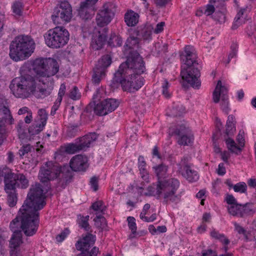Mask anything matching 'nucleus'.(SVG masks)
Listing matches in <instances>:
<instances>
[{
    "label": "nucleus",
    "mask_w": 256,
    "mask_h": 256,
    "mask_svg": "<svg viewBox=\"0 0 256 256\" xmlns=\"http://www.w3.org/2000/svg\"><path fill=\"white\" fill-rule=\"evenodd\" d=\"M37 79L29 74H24L14 78L10 84V88L12 94L18 98H26L32 94L37 98H44L50 94L52 86H46L44 80L43 86H40L37 83Z\"/></svg>",
    "instance_id": "f257e3e1"
},
{
    "label": "nucleus",
    "mask_w": 256,
    "mask_h": 256,
    "mask_svg": "<svg viewBox=\"0 0 256 256\" xmlns=\"http://www.w3.org/2000/svg\"><path fill=\"white\" fill-rule=\"evenodd\" d=\"M34 42L28 36H20L15 38L10 46V56L15 62L23 60L34 52Z\"/></svg>",
    "instance_id": "f03ea898"
},
{
    "label": "nucleus",
    "mask_w": 256,
    "mask_h": 256,
    "mask_svg": "<svg viewBox=\"0 0 256 256\" xmlns=\"http://www.w3.org/2000/svg\"><path fill=\"white\" fill-rule=\"evenodd\" d=\"M69 174L66 168H61L58 164L48 162L40 168L38 178L42 182L50 183V180L62 176L59 184L64 187L66 184H64V182H67L68 178H70Z\"/></svg>",
    "instance_id": "7ed1b4c3"
},
{
    "label": "nucleus",
    "mask_w": 256,
    "mask_h": 256,
    "mask_svg": "<svg viewBox=\"0 0 256 256\" xmlns=\"http://www.w3.org/2000/svg\"><path fill=\"white\" fill-rule=\"evenodd\" d=\"M144 78L139 76H126L124 72L116 71L111 84L112 87L118 88L121 86L123 90L134 92L144 85Z\"/></svg>",
    "instance_id": "20e7f679"
},
{
    "label": "nucleus",
    "mask_w": 256,
    "mask_h": 256,
    "mask_svg": "<svg viewBox=\"0 0 256 256\" xmlns=\"http://www.w3.org/2000/svg\"><path fill=\"white\" fill-rule=\"evenodd\" d=\"M145 70L142 58L137 52H130L126 61L122 63L117 71L124 72L126 76H139Z\"/></svg>",
    "instance_id": "39448f33"
},
{
    "label": "nucleus",
    "mask_w": 256,
    "mask_h": 256,
    "mask_svg": "<svg viewBox=\"0 0 256 256\" xmlns=\"http://www.w3.org/2000/svg\"><path fill=\"white\" fill-rule=\"evenodd\" d=\"M46 193H28L27 198L20 208V212L38 214L46 205Z\"/></svg>",
    "instance_id": "423d86ee"
},
{
    "label": "nucleus",
    "mask_w": 256,
    "mask_h": 256,
    "mask_svg": "<svg viewBox=\"0 0 256 256\" xmlns=\"http://www.w3.org/2000/svg\"><path fill=\"white\" fill-rule=\"evenodd\" d=\"M21 220V228L27 236H32L36 232L39 224V216L38 214H23L19 210L18 216L10 224V227L14 228L17 222Z\"/></svg>",
    "instance_id": "0eeeda50"
},
{
    "label": "nucleus",
    "mask_w": 256,
    "mask_h": 256,
    "mask_svg": "<svg viewBox=\"0 0 256 256\" xmlns=\"http://www.w3.org/2000/svg\"><path fill=\"white\" fill-rule=\"evenodd\" d=\"M68 30L62 26H57L49 30L44 36L46 45L53 48H58L65 46L69 40Z\"/></svg>",
    "instance_id": "6e6552de"
},
{
    "label": "nucleus",
    "mask_w": 256,
    "mask_h": 256,
    "mask_svg": "<svg viewBox=\"0 0 256 256\" xmlns=\"http://www.w3.org/2000/svg\"><path fill=\"white\" fill-rule=\"evenodd\" d=\"M73 17L72 8L68 2L57 4L51 16L52 22L56 24L70 22Z\"/></svg>",
    "instance_id": "1a4fd4ad"
},
{
    "label": "nucleus",
    "mask_w": 256,
    "mask_h": 256,
    "mask_svg": "<svg viewBox=\"0 0 256 256\" xmlns=\"http://www.w3.org/2000/svg\"><path fill=\"white\" fill-rule=\"evenodd\" d=\"M198 66V64H184L180 72L182 79L194 88H198L201 84L200 73Z\"/></svg>",
    "instance_id": "9d476101"
},
{
    "label": "nucleus",
    "mask_w": 256,
    "mask_h": 256,
    "mask_svg": "<svg viewBox=\"0 0 256 256\" xmlns=\"http://www.w3.org/2000/svg\"><path fill=\"white\" fill-rule=\"evenodd\" d=\"M112 63V58L109 54L102 57L98 61L96 67L94 68V74L92 82L94 84H98L105 76L106 69Z\"/></svg>",
    "instance_id": "9b49d317"
},
{
    "label": "nucleus",
    "mask_w": 256,
    "mask_h": 256,
    "mask_svg": "<svg viewBox=\"0 0 256 256\" xmlns=\"http://www.w3.org/2000/svg\"><path fill=\"white\" fill-rule=\"evenodd\" d=\"M112 8V4L106 3L98 10L96 18V22L98 26L104 28L111 22L114 14Z\"/></svg>",
    "instance_id": "f8f14e48"
},
{
    "label": "nucleus",
    "mask_w": 256,
    "mask_h": 256,
    "mask_svg": "<svg viewBox=\"0 0 256 256\" xmlns=\"http://www.w3.org/2000/svg\"><path fill=\"white\" fill-rule=\"evenodd\" d=\"M220 99L221 100V108L224 112L228 114L230 108L227 96V89L225 86H222L221 80H219L213 92V100L214 102L218 103L220 102Z\"/></svg>",
    "instance_id": "ddd939ff"
},
{
    "label": "nucleus",
    "mask_w": 256,
    "mask_h": 256,
    "mask_svg": "<svg viewBox=\"0 0 256 256\" xmlns=\"http://www.w3.org/2000/svg\"><path fill=\"white\" fill-rule=\"evenodd\" d=\"M22 244L21 232L14 231L10 241V256H24L25 248Z\"/></svg>",
    "instance_id": "4468645a"
},
{
    "label": "nucleus",
    "mask_w": 256,
    "mask_h": 256,
    "mask_svg": "<svg viewBox=\"0 0 256 256\" xmlns=\"http://www.w3.org/2000/svg\"><path fill=\"white\" fill-rule=\"evenodd\" d=\"M119 102L114 98H108L96 104L94 113L98 116H105L114 111L119 106Z\"/></svg>",
    "instance_id": "2eb2a0df"
},
{
    "label": "nucleus",
    "mask_w": 256,
    "mask_h": 256,
    "mask_svg": "<svg viewBox=\"0 0 256 256\" xmlns=\"http://www.w3.org/2000/svg\"><path fill=\"white\" fill-rule=\"evenodd\" d=\"M96 236L90 232L82 234V237L75 244L76 249L78 250L84 252L89 249L92 245H94L96 241Z\"/></svg>",
    "instance_id": "dca6fc26"
},
{
    "label": "nucleus",
    "mask_w": 256,
    "mask_h": 256,
    "mask_svg": "<svg viewBox=\"0 0 256 256\" xmlns=\"http://www.w3.org/2000/svg\"><path fill=\"white\" fill-rule=\"evenodd\" d=\"M180 183L176 179L172 178L168 180H164L162 182L158 181L157 184H153L148 187L149 192H152L156 190L157 192H160L161 190H164L166 188H168V190L171 192L176 191L179 187Z\"/></svg>",
    "instance_id": "f3484780"
},
{
    "label": "nucleus",
    "mask_w": 256,
    "mask_h": 256,
    "mask_svg": "<svg viewBox=\"0 0 256 256\" xmlns=\"http://www.w3.org/2000/svg\"><path fill=\"white\" fill-rule=\"evenodd\" d=\"M107 32L108 28H106L95 30L91 42V46L93 49L98 50L102 48L106 40Z\"/></svg>",
    "instance_id": "a211bd4d"
},
{
    "label": "nucleus",
    "mask_w": 256,
    "mask_h": 256,
    "mask_svg": "<svg viewBox=\"0 0 256 256\" xmlns=\"http://www.w3.org/2000/svg\"><path fill=\"white\" fill-rule=\"evenodd\" d=\"M70 166L74 171H84L88 166V158L82 154L75 156L70 160Z\"/></svg>",
    "instance_id": "6ab92c4d"
},
{
    "label": "nucleus",
    "mask_w": 256,
    "mask_h": 256,
    "mask_svg": "<svg viewBox=\"0 0 256 256\" xmlns=\"http://www.w3.org/2000/svg\"><path fill=\"white\" fill-rule=\"evenodd\" d=\"M218 2V0H210V4L206 6L204 13L207 16H211L214 13L212 18L215 20L220 23L224 22L225 21L224 14L219 11L215 12V7H217Z\"/></svg>",
    "instance_id": "aec40b11"
},
{
    "label": "nucleus",
    "mask_w": 256,
    "mask_h": 256,
    "mask_svg": "<svg viewBox=\"0 0 256 256\" xmlns=\"http://www.w3.org/2000/svg\"><path fill=\"white\" fill-rule=\"evenodd\" d=\"M46 62V68L42 78H48L50 81V84H52L53 81L52 80L50 77L55 75L58 72L59 66L56 60L50 58H48Z\"/></svg>",
    "instance_id": "412c9836"
},
{
    "label": "nucleus",
    "mask_w": 256,
    "mask_h": 256,
    "mask_svg": "<svg viewBox=\"0 0 256 256\" xmlns=\"http://www.w3.org/2000/svg\"><path fill=\"white\" fill-rule=\"evenodd\" d=\"M186 158L182 160L180 164L183 166L184 168L182 171V176L188 182H194L199 178V175L198 172L191 168L190 166L185 162Z\"/></svg>",
    "instance_id": "4be33fe9"
},
{
    "label": "nucleus",
    "mask_w": 256,
    "mask_h": 256,
    "mask_svg": "<svg viewBox=\"0 0 256 256\" xmlns=\"http://www.w3.org/2000/svg\"><path fill=\"white\" fill-rule=\"evenodd\" d=\"M0 116H2L1 118H2L7 124H12L14 123V118L12 116L7 102L2 100H0Z\"/></svg>",
    "instance_id": "5701e85b"
},
{
    "label": "nucleus",
    "mask_w": 256,
    "mask_h": 256,
    "mask_svg": "<svg viewBox=\"0 0 256 256\" xmlns=\"http://www.w3.org/2000/svg\"><path fill=\"white\" fill-rule=\"evenodd\" d=\"M185 55L182 56L184 62V64H198L196 60V55L194 48L190 46H187L184 48Z\"/></svg>",
    "instance_id": "b1692460"
},
{
    "label": "nucleus",
    "mask_w": 256,
    "mask_h": 256,
    "mask_svg": "<svg viewBox=\"0 0 256 256\" xmlns=\"http://www.w3.org/2000/svg\"><path fill=\"white\" fill-rule=\"evenodd\" d=\"M48 58H38L33 62V69L36 74L42 77L45 71Z\"/></svg>",
    "instance_id": "393cba45"
},
{
    "label": "nucleus",
    "mask_w": 256,
    "mask_h": 256,
    "mask_svg": "<svg viewBox=\"0 0 256 256\" xmlns=\"http://www.w3.org/2000/svg\"><path fill=\"white\" fill-rule=\"evenodd\" d=\"M97 138V136L96 133H91L86 134L84 136L80 138L79 140L80 147L82 150H84L90 146L92 143L94 142Z\"/></svg>",
    "instance_id": "a878e982"
},
{
    "label": "nucleus",
    "mask_w": 256,
    "mask_h": 256,
    "mask_svg": "<svg viewBox=\"0 0 256 256\" xmlns=\"http://www.w3.org/2000/svg\"><path fill=\"white\" fill-rule=\"evenodd\" d=\"M42 185L38 182H35L32 184L30 189V192H44L46 191L54 190V188L52 187L50 183L42 182Z\"/></svg>",
    "instance_id": "bb28decb"
},
{
    "label": "nucleus",
    "mask_w": 256,
    "mask_h": 256,
    "mask_svg": "<svg viewBox=\"0 0 256 256\" xmlns=\"http://www.w3.org/2000/svg\"><path fill=\"white\" fill-rule=\"evenodd\" d=\"M128 222V226L129 229L132 232V238H137L142 236L145 235L146 234V231H142L140 232H136L137 227L136 222V219L133 216H128L127 218Z\"/></svg>",
    "instance_id": "cd10ccee"
},
{
    "label": "nucleus",
    "mask_w": 256,
    "mask_h": 256,
    "mask_svg": "<svg viewBox=\"0 0 256 256\" xmlns=\"http://www.w3.org/2000/svg\"><path fill=\"white\" fill-rule=\"evenodd\" d=\"M150 208V204H145L143 207L142 212L140 214V218L144 222H152L156 218V213L152 214L150 216H146V215L148 214Z\"/></svg>",
    "instance_id": "c85d7f7f"
},
{
    "label": "nucleus",
    "mask_w": 256,
    "mask_h": 256,
    "mask_svg": "<svg viewBox=\"0 0 256 256\" xmlns=\"http://www.w3.org/2000/svg\"><path fill=\"white\" fill-rule=\"evenodd\" d=\"M134 35L136 36H140L139 31L134 30ZM140 39L134 36H130L126 40V46L129 48H136L139 47Z\"/></svg>",
    "instance_id": "c756f323"
},
{
    "label": "nucleus",
    "mask_w": 256,
    "mask_h": 256,
    "mask_svg": "<svg viewBox=\"0 0 256 256\" xmlns=\"http://www.w3.org/2000/svg\"><path fill=\"white\" fill-rule=\"evenodd\" d=\"M150 193H134L127 202V204L132 207H134L136 204L142 202L144 196H150Z\"/></svg>",
    "instance_id": "7c9ffc66"
},
{
    "label": "nucleus",
    "mask_w": 256,
    "mask_h": 256,
    "mask_svg": "<svg viewBox=\"0 0 256 256\" xmlns=\"http://www.w3.org/2000/svg\"><path fill=\"white\" fill-rule=\"evenodd\" d=\"M14 175L13 178L16 179V182L18 184V188L25 189L28 187L29 185L28 180L23 174L14 173Z\"/></svg>",
    "instance_id": "2f4dec72"
},
{
    "label": "nucleus",
    "mask_w": 256,
    "mask_h": 256,
    "mask_svg": "<svg viewBox=\"0 0 256 256\" xmlns=\"http://www.w3.org/2000/svg\"><path fill=\"white\" fill-rule=\"evenodd\" d=\"M138 14L134 12H128L125 14V22L128 26H132L138 22Z\"/></svg>",
    "instance_id": "473e14b6"
},
{
    "label": "nucleus",
    "mask_w": 256,
    "mask_h": 256,
    "mask_svg": "<svg viewBox=\"0 0 256 256\" xmlns=\"http://www.w3.org/2000/svg\"><path fill=\"white\" fill-rule=\"evenodd\" d=\"M175 193H156L154 195L157 199L162 200L166 203L170 202H176L178 200V198L176 196Z\"/></svg>",
    "instance_id": "72a5a7b5"
},
{
    "label": "nucleus",
    "mask_w": 256,
    "mask_h": 256,
    "mask_svg": "<svg viewBox=\"0 0 256 256\" xmlns=\"http://www.w3.org/2000/svg\"><path fill=\"white\" fill-rule=\"evenodd\" d=\"M186 112L185 108L182 104H174L170 108L169 112H167L170 116H177L182 115Z\"/></svg>",
    "instance_id": "f704fd0d"
},
{
    "label": "nucleus",
    "mask_w": 256,
    "mask_h": 256,
    "mask_svg": "<svg viewBox=\"0 0 256 256\" xmlns=\"http://www.w3.org/2000/svg\"><path fill=\"white\" fill-rule=\"evenodd\" d=\"M235 132V118L232 115H230L226 122V134L228 136H232Z\"/></svg>",
    "instance_id": "c9c22d12"
},
{
    "label": "nucleus",
    "mask_w": 256,
    "mask_h": 256,
    "mask_svg": "<svg viewBox=\"0 0 256 256\" xmlns=\"http://www.w3.org/2000/svg\"><path fill=\"white\" fill-rule=\"evenodd\" d=\"M90 209L93 210L96 214H104L106 210V206L102 200H98L92 204Z\"/></svg>",
    "instance_id": "e433bc0d"
},
{
    "label": "nucleus",
    "mask_w": 256,
    "mask_h": 256,
    "mask_svg": "<svg viewBox=\"0 0 256 256\" xmlns=\"http://www.w3.org/2000/svg\"><path fill=\"white\" fill-rule=\"evenodd\" d=\"M84 4L81 2L80 6L78 9V15L83 20H88L90 18L91 14H90L88 10L90 8H93L92 6H88L86 4Z\"/></svg>",
    "instance_id": "4c0bfd02"
},
{
    "label": "nucleus",
    "mask_w": 256,
    "mask_h": 256,
    "mask_svg": "<svg viewBox=\"0 0 256 256\" xmlns=\"http://www.w3.org/2000/svg\"><path fill=\"white\" fill-rule=\"evenodd\" d=\"M194 140V136L192 132L179 136L178 142L180 145L188 146L192 144Z\"/></svg>",
    "instance_id": "58836bf2"
},
{
    "label": "nucleus",
    "mask_w": 256,
    "mask_h": 256,
    "mask_svg": "<svg viewBox=\"0 0 256 256\" xmlns=\"http://www.w3.org/2000/svg\"><path fill=\"white\" fill-rule=\"evenodd\" d=\"M89 216H84L81 214L78 216L77 223L79 226L84 228L86 231H89L90 226L88 223Z\"/></svg>",
    "instance_id": "ea45409f"
},
{
    "label": "nucleus",
    "mask_w": 256,
    "mask_h": 256,
    "mask_svg": "<svg viewBox=\"0 0 256 256\" xmlns=\"http://www.w3.org/2000/svg\"><path fill=\"white\" fill-rule=\"evenodd\" d=\"M14 173L12 170L8 167H0V182L4 179V181L8 178H13L14 176Z\"/></svg>",
    "instance_id": "a19ab883"
},
{
    "label": "nucleus",
    "mask_w": 256,
    "mask_h": 256,
    "mask_svg": "<svg viewBox=\"0 0 256 256\" xmlns=\"http://www.w3.org/2000/svg\"><path fill=\"white\" fill-rule=\"evenodd\" d=\"M45 125L41 123L36 122L28 128V132L30 136L39 134L44 128Z\"/></svg>",
    "instance_id": "79ce46f5"
},
{
    "label": "nucleus",
    "mask_w": 256,
    "mask_h": 256,
    "mask_svg": "<svg viewBox=\"0 0 256 256\" xmlns=\"http://www.w3.org/2000/svg\"><path fill=\"white\" fill-rule=\"evenodd\" d=\"M242 205L236 204L228 208V212L234 216L242 217Z\"/></svg>",
    "instance_id": "37998d69"
},
{
    "label": "nucleus",
    "mask_w": 256,
    "mask_h": 256,
    "mask_svg": "<svg viewBox=\"0 0 256 256\" xmlns=\"http://www.w3.org/2000/svg\"><path fill=\"white\" fill-rule=\"evenodd\" d=\"M256 212V206L253 204H248L242 206V217L252 215Z\"/></svg>",
    "instance_id": "c03bdc74"
},
{
    "label": "nucleus",
    "mask_w": 256,
    "mask_h": 256,
    "mask_svg": "<svg viewBox=\"0 0 256 256\" xmlns=\"http://www.w3.org/2000/svg\"><path fill=\"white\" fill-rule=\"evenodd\" d=\"M228 148L232 153L238 154L241 151L240 146L236 145L234 141L230 138H228L226 140Z\"/></svg>",
    "instance_id": "a18cd8bd"
},
{
    "label": "nucleus",
    "mask_w": 256,
    "mask_h": 256,
    "mask_svg": "<svg viewBox=\"0 0 256 256\" xmlns=\"http://www.w3.org/2000/svg\"><path fill=\"white\" fill-rule=\"evenodd\" d=\"M238 12L236 17L238 19H241L242 21H246L248 14L250 11V8L246 6L244 7H238Z\"/></svg>",
    "instance_id": "49530a36"
},
{
    "label": "nucleus",
    "mask_w": 256,
    "mask_h": 256,
    "mask_svg": "<svg viewBox=\"0 0 256 256\" xmlns=\"http://www.w3.org/2000/svg\"><path fill=\"white\" fill-rule=\"evenodd\" d=\"M4 183L5 190H15L18 188V184L14 178H8L4 180Z\"/></svg>",
    "instance_id": "de8ad7c7"
},
{
    "label": "nucleus",
    "mask_w": 256,
    "mask_h": 256,
    "mask_svg": "<svg viewBox=\"0 0 256 256\" xmlns=\"http://www.w3.org/2000/svg\"><path fill=\"white\" fill-rule=\"evenodd\" d=\"M153 168L154 170L155 173L156 174L158 180H160V178L164 177L166 176L168 170L167 166L163 164H161L158 166H156Z\"/></svg>",
    "instance_id": "09e8293b"
},
{
    "label": "nucleus",
    "mask_w": 256,
    "mask_h": 256,
    "mask_svg": "<svg viewBox=\"0 0 256 256\" xmlns=\"http://www.w3.org/2000/svg\"><path fill=\"white\" fill-rule=\"evenodd\" d=\"M94 221L96 226L102 230H105L107 226L106 220L103 216H97Z\"/></svg>",
    "instance_id": "8fccbe9b"
},
{
    "label": "nucleus",
    "mask_w": 256,
    "mask_h": 256,
    "mask_svg": "<svg viewBox=\"0 0 256 256\" xmlns=\"http://www.w3.org/2000/svg\"><path fill=\"white\" fill-rule=\"evenodd\" d=\"M108 44L112 46H120L122 44V38L115 34H112L108 41Z\"/></svg>",
    "instance_id": "3c124183"
},
{
    "label": "nucleus",
    "mask_w": 256,
    "mask_h": 256,
    "mask_svg": "<svg viewBox=\"0 0 256 256\" xmlns=\"http://www.w3.org/2000/svg\"><path fill=\"white\" fill-rule=\"evenodd\" d=\"M161 85L162 88V94L166 98H169L171 96V94L168 90V88L170 86L168 82V81L167 80L164 79V80L162 81Z\"/></svg>",
    "instance_id": "603ef678"
},
{
    "label": "nucleus",
    "mask_w": 256,
    "mask_h": 256,
    "mask_svg": "<svg viewBox=\"0 0 256 256\" xmlns=\"http://www.w3.org/2000/svg\"><path fill=\"white\" fill-rule=\"evenodd\" d=\"M78 143L70 144L66 147V152L70 154H73L82 150Z\"/></svg>",
    "instance_id": "864d4df0"
},
{
    "label": "nucleus",
    "mask_w": 256,
    "mask_h": 256,
    "mask_svg": "<svg viewBox=\"0 0 256 256\" xmlns=\"http://www.w3.org/2000/svg\"><path fill=\"white\" fill-rule=\"evenodd\" d=\"M190 132V130L188 127L186 126V124H182L178 126L175 130V133L179 136Z\"/></svg>",
    "instance_id": "5fc2aeb1"
},
{
    "label": "nucleus",
    "mask_w": 256,
    "mask_h": 256,
    "mask_svg": "<svg viewBox=\"0 0 256 256\" xmlns=\"http://www.w3.org/2000/svg\"><path fill=\"white\" fill-rule=\"evenodd\" d=\"M12 8L14 13L18 16H21L22 13V4L20 2H15L12 6Z\"/></svg>",
    "instance_id": "6e6d98bb"
},
{
    "label": "nucleus",
    "mask_w": 256,
    "mask_h": 256,
    "mask_svg": "<svg viewBox=\"0 0 256 256\" xmlns=\"http://www.w3.org/2000/svg\"><path fill=\"white\" fill-rule=\"evenodd\" d=\"M70 231L68 228H66L60 234L56 236V239L58 242H62L70 234Z\"/></svg>",
    "instance_id": "4d7b16f0"
},
{
    "label": "nucleus",
    "mask_w": 256,
    "mask_h": 256,
    "mask_svg": "<svg viewBox=\"0 0 256 256\" xmlns=\"http://www.w3.org/2000/svg\"><path fill=\"white\" fill-rule=\"evenodd\" d=\"M38 114L40 122H38L46 125L48 118L46 110L44 109L40 110L38 112Z\"/></svg>",
    "instance_id": "13d9d810"
},
{
    "label": "nucleus",
    "mask_w": 256,
    "mask_h": 256,
    "mask_svg": "<svg viewBox=\"0 0 256 256\" xmlns=\"http://www.w3.org/2000/svg\"><path fill=\"white\" fill-rule=\"evenodd\" d=\"M32 146L30 144L23 146L18 150V154L20 158L27 154L31 150Z\"/></svg>",
    "instance_id": "bf43d9fd"
},
{
    "label": "nucleus",
    "mask_w": 256,
    "mask_h": 256,
    "mask_svg": "<svg viewBox=\"0 0 256 256\" xmlns=\"http://www.w3.org/2000/svg\"><path fill=\"white\" fill-rule=\"evenodd\" d=\"M80 96L81 95L78 92V88L74 86L70 92L69 97L73 100H76L80 98Z\"/></svg>",
    "instance_id": "052dcab7"
},
{
    "label": "nucleus",
    "mask_w": 256,
    "mask_h": 256,
    "mask_svg": "<svg viewBox=\"0 0 256 256\" xmlns=\"http://www.w3.org/2000/svg\"><path fill=\"white\" fill-rule=\"evenodd\" d=\"M17 202V196L16 193H10L8 197V202L9 206L12 207L14 206Z\"/></svg>",
    "instance_id": "680f3d73"
},
{
    "label": "nucleus",
    "mask_w": 256,
    "mask_h": 256,
    "mask_svg": "<svg viewBox=\"0 0 256 256\" xmlns=\"http://www.w3.org/2000/svg\"><path fill=\"white\" fill-rule=\"evenodd\" d=\"M246 184L244 182L238 183L233 186L235 192H245L246 190Z\"/></svg>",
    "instance_id": "e2e57ef3"
},
{
    "label": "nucleus",
    "mask_w": 256,
    "mask_h": 256,
    "mask_svg": "<svg viewBox=\"0 0 256 256\" xmlns=\"http://www.w3.org/2000/svg\"><path fill=\"white\" fill-rule=\"evenodd\" d=\"M218 240L224 246V252H226L228 250V245L230 243V240L224 234H222V235L219 238Z\"/></svg>",
    "instance_id": "0e129e2a"
},
{
    "label": "nucleus",
    "mask_w": 256,
    "mask_h": 256,
    "mask_svg": "<svg viewBox=\"0 0 256 256\" xmlns=\"http://www.w3.org/2000/svg\"><path fill=\"white\" fill-rule=\"evenodd\" d=\"M152 34V28L150 26L144 28L142 31V36L144 40L150 38Z\"/></svg>",
    "instance_id": "69168bd1"
},
{
    "label": "nucleus",
    "mask_w": 256,
    "mask_h": 256,
    "mask_svg": "<svg viewBox=\"0 0 256 256\" xmlns=\"http://www.w3.org/2000/svg\"><path fill=\"white\" fill-rule=\"evenodd\" d=\"M139 171L142 178L146 182H150V174L146 168L140 170Z\"/></svg>",
    "instance_id": "338daca9"
},
{
    "label": "nucleus",
    "mask_w": 256,
    "mask_h": 256,
    "mask_svg": "<svg viewBox=\"0 0 256 256\" xmlns=\"http://www.w3.org/2000/svg\"><path fill=\"white\" fill-rule=\"evenodd\" d=\"M90 184L92 188V190L96 191L98 190V180L96 177L94 176L91 178L90 180Z\"/></svg>",
    "instance_id": "774afa93"
}]
</instances>
